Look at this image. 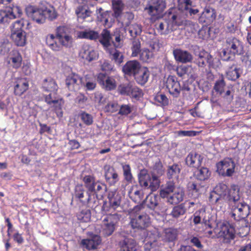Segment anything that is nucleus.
Here are the masks:
<instances>
[{
	"label": "nucleus",
	"mask_w": 251,
	"mask_h": 251,
	"mask_svg": "<svg viewBox=\"0 0 251 251\" xmlns=\"http://www.w3.org/2000/svg\"><path fill=\"white\" fill-rule=\"evenodd\" d=\"M44 11L45 4L43 2L37 6L28 5L25 8V12L28 17L38 24H43L45 22Z\"/></svg>",
	"instance_id": "obj_5"
},
{
	"label": "nucleus",
	"mask_w": 251,
	"mask_h": 251,
	"mask_svg": "<svg viewBox=\"0 0 251 251\" xmlns=\"http://www.w3.org/2000/svg\"><path fill=\"white\" fill-rule=\"evenodd\" d=\"M216 15L215 10L209 7H205L200 18L201 22L210 24L216 18Z\"/></svg>",
	"instance_id": "obj_26"
},
{
	"label": "nucleus",
	"mask_w": 251,
	"mask_h": 251,
	"mask_svg": "<svg viewBox=\"0 0 251 251\" xmlns=\"http://www.w3.org/2000/svg\"><path fill=\"white\" fill-rule=\"evenodd\" d=\"M120 218V215L117 213L107 215L102 220L101 234L105 237L112 235Z\"/></svg>",
	"instance_id": "obj_3"
},
{
	"label": "nucleus",
	"mask_w": 251,
	"mask_h": 251,
	"mask_svg": "<svg viewBox=\"0 0 251 251\" xmlns=\"http://www.w3.org/2000/svg\"><path fill=\"white\" fill-rule=\"evenodd\" d=\"M59 42L66 48H71L73 46V38L69 34L58 38Z\"/></svg>",
	"instance_id": "obj_46"
},
{
	"label": "nucleus",
	"mask_w": 251,
	"mask_h": 251,
	"mask_svg": "<svg viewBox=\"0 0 251 251\" xmlns=\"http://www.w3.org/2000/svg\"><path fill=\"white\" fill-rule=\"evenodd\" d=\"M142 239H144V248L146 251H157L158 250L159 244L157 240L158 234L156 230H143Z\"/></svg>",
	"instance_id": "obj_4"
},
{
	"label": "nucleus",
	"mask_w": 251,
	"mask_h": 251,
	"mask_svg": "<svg viewBox=\"0 0 251 251\" xmlns=\"http://www.w3.org/2000/svg\"><path fill=\"white\" fill-rule=\"evenodd\" d=\"M80 56L84 59L91 62L96 60L98 57V54L92 47L88 45H84L82 47L80 51Z\"/></svg>",
	"instance_id": "obj_18"
},
{
	"label": "nucleus",
	"mask_w": 251,
	"mask_h": 251,
	"mask_svg": "<svg viewBox=\"0 0 251 251\" xmlns=\"http://www.w3.org/2000/svg\"><path fill=\"white\" fill-rule=\"evenodd\" d=\"M138 177L140 185L145 188L150 189L151 191L156 190L160 185L159 176L154 174H148L146 171H141Z\"/></svg>",
	"instance_id": "obj_2"
},
{
	"label": "nucleus",
	"mask_w": 251,
	"mask_h": 251,
	"mask_svg": "<svg viewBox=\"0 0 251 251\" xmlns=\"http://www.w3.org/2000/svg\"><path fill=\"white\" fill-rule=\"evenodd\" d=\"M158 197L154 194L149 195L144 202L149 208L154 210L158 204Z\"/></svg>",
	"instance_id": "obj_37"
},
{
	"label": "nucleus",
	"mask_w": 251,
	"mask_h": 251,
	"mask_svg": "<svg viewBox=\"0 0 251 251\" xmlns=\"http://www.w3.org/2000/svg\"><path fill=\"white\" fill-rule=\"evenodd\" d=\"M177 235V231L176 229L172 228L165 229L163 239L167 242H173L175 241Z\"/></svg>",
	"instance_id": "obj_39"
},
{
	"label": "nucleus",
	"mask_w": 251,
	"mask_h": 251,
	"mask_svg": "<svg viewBox=\"0 0 251 251\" xmlns=\"http://www.w3.org/2000/svg\"><path fill=\"white\" fill-rule=\"evenodd\" d=\"M210 174V172L207 168L202 167L198 170L196 177L199 180H205L209 178Z\"/></svg>",
	"instance_id": "obj_48"
},
{
	"label": "nucleus",
	"mask_w": 251,
	"mask_h": 251,
	"mask_svg": "<svg viewBox=\"0 0 251 251\" xmlns=\"http://www.w3.org/2000/svg\"><path fill=\"white\" fill-rule=\"evenodd\" d=\"M153 56V52L148 49H143L140 53V58L144 62L148 61Z\"/></svg>",
	"instance_id": "obj_56"
},
{
	"label": "nucleus",
	"mask_w": 251,
	"mask_h": 251,
	"mask_svg": "<svg viewBox=\"0 0 251 251\" xmlns=\"http://www.w3.org/2000/svg\"><path fill=\"white\" fill-rule=\"evenodd\" d=\"M44 16H45V19L48 18L50 20L52 21L56 19L57 18V14L54 8L45 2H44Z\"/></svg>",
	"instance_id": "obj_43"
},
{
	"label": "nucleus",
	"mask_w": 251,
	"mask_h": 251,
	"mask_svg": "<svg viewBox=\"0 0 251 251\" xmlns=\"http://www.w3.org/2000/svg\"><path fill=\"white\" fill-rule=\"evenodd\" d=\"M109 200L110 205L114 209H117L121 204V197L117 194H114L112 197H109Z\"/></svg>",
	"instance_id": "obj_51"
},
{
	"label": "nucleus",
	"mask_w": 251,
	"mask_h": 251,
	"mask_svg": "<svg viewBox=\"0 0 251 251\" xmlns=\"http://www.w3.org/2000/svg\"><path fill=\"white\" fill-rule=\"evenodd\" d=\"M186 212V209L183 204H179L175 206L171 213L173 217L178 218L180 216L183 215Z\"/></svg>",
	"instance_id": "obj_47"
},
{
	"label": "nucleus",
	"mask_w": 251,
	"mask_h": 251,
	"mask_svg": "<svg viewBox=\"0 0 251 251\" xmlns=\"http://www.w3.org/2000/svg\"><path fill=\"white\" fill-rule=\"evenodd\" d=\"M166 86L171 95L175 98L179 96L181 88L176 76H169L166 81Z\"/></svg>",
	"instance_id": "obj_14"
},
{
	"label": "nucleus",
	"mask_w": 251,
	"mask_h": 251,
	"mask_svg": "<svg viewBox=\"0 0 251 251\" xmlns=\"http://www.w3.org/2000/svg\"><path fill=\"white\" fill-rule=\"evenodd\" d=\"M150 75V72L147 68L141 67L133 76L136 82L142 85L147 81Z\"/></svg>",
	"instance_id": "obj_25"
},
{
	"label": "nucleus",
	"mask_w": 251,
	"mask_h": 251,
	"mask_svg": "<svg viewBox=\"0 0 251 251\" xmlns=\"http://www.w3.org/2000/svg\"><path fill=\"white\" fill-rule=\"evenodd\" d=\"M83 181L89 192H93V191L95 190V187L96 185L97 184V182L95 181L93 176H86L83 178Z\"/></svg>",
	"instance_id": "obj_42"
},
{
	"label": "nucleus",
	"mask_w": 251,
	"mask_h": 251,
	"mask_svg": "<svg viewBox=\"0 0 251 251\" xmlns=\"http://www.w3.org/2000/svg\"><path fill=\"white\" fill-rule=\"evenodd\" d=\"M28 88V81L25 79H20L14 87V94L17 96H21Z\"/></svg>",
	"instance_id": "obj_31"
},
{
	"label": "nucleus",
	"mask_w": 251,
	"mask_h": 251,
	"mask_svg": "<svg viewBox=\"0 0 251 251\" xmlns=\"http://www.w3.org/2000/svg\"><path fill=\"white\" fill-rule=\"evenodd\" d=\"M232 205L231 215L234 219L238 220L240 218H245L250 213V207L244 202H237Z\"/></svg>",
	"instance_id": "obj_11"
},
{
	"label": "nucleus",
	"mask_w": 251,
	"mask_h": 251,
	"mask_svg": "<svg viewBox=\"0 0 251 251\" xmlns=\"http://www.w3.org/2000/svg\"><path fill=\"white\" fill-rule=\"evenodd\" d=\"M226 45L230 53L233 56L244 53L243 43L238 39L235 37L228 38L226 41Z\"/></svg>",
	"instance_id": "obj_12"
},
{
	"label": "nucleus",
	"mask_w": 251,
	"mask_h": 251,
	"mask_svg": "<svg viewBox=\"0 0 251 251\" xmlns=\"http://www.w3.org/2000/svg\"><path fill=\"white\" fill-rule=\"evenodd\" d=\"M78 36L81 38L96 40L99 38V33L97 31L89 29L79 32Z\"/></svg>",
	"instance_id": "obj_36"
},
{
	"label": "nucleus",
	"mask_w": 251,
	"mask_h": 251,
	"mask_svg": "<svg viewBox=\"0 0 251 251\" xmlns=\"http://www.w3.org/2000/svg\"><path fill=\"white\" fill-rule=\"evenodd\" d=\"M192 68L190 66L181 65L176 69V73L178 76H184L185 75L191 73Z\"/></svg>",
	"instance_id": "obj_60"
},
{
	"label": "nucleus",
	"mask_w": 251,
	"mask_h": 251,
	"mask_svg": "<svg viewBox=\"0 0 251 251\" xmlns=\"http://www.w3.org/2000/svg\"><path fill=\"white\" fill-rule=\"evenodd\" d=\"M101 239L100 236L92 234L89 238L82 240L81 245L88 250L96 249L100 244Z\"/></svg>",
	"instance_id": "obj_17"
},
{
	"label": "nucleus",
	"mask_w": 251,
	"mask_h": 251,
	"mask_svg": "<svg viewBox=\"0 0 251 251\" xmlns=\"http://www.w3.org/2000/svg\"><path fill=\"white\" fill-rule=\"evenodd\" d=\"M157 29L162 34H167L172 30L167 21L159 23Z\"/></svg>",
	"instance_id": "obj_54"
},
{
	"label": "nucleus",
	"mask_w": 251,
	"mask_h": 251,
	"mask_svg": "<svg viewBox=\"0 0 251 251\" xmlns=\"http://www.w3.org/2000/svg\"><path fill=\"white\" fill-rule=\"evenodd\" d=\"M174 54L177 61L183 63L191 62L193 59L191 54L187 51L176 50L174 51Z\"/></svg>",
	"instance_id": "obj_29"
},
{
	"label": "nucleus",
	"mask_w": 251,
	"mask_h": 251,
	"mask_svg": "<svg viewBox=\"0 0 251 251\" xmlns=\"http://www.w3.org/2000/svg\"><path fill=\"white\" fill-rule=\"evenodd\" d=\"M112 56L111 58L114 60L115 62L119 65L123 61L124 56L123 54L119 51L114 50L110 52Z\"/></svg>",
	"instance_id": "obj_59"
},
{
	"label": "nucleus",
	"mask_w": 251,
	"mask_h": 251,
	"mask_svg": "<svg viewBox=\"0 0 251 251\" xmlns=\"http://www.w3.org/2000/svg\"><path fill=\"white\" fill-rule=\"evenodd\" d=\"M120 251H137L135 241L132 238H125L119 242Z\"/></svg>",
	"instance_id": "obj_27"
},
{
	"label": "nucleus",
	"mask_w": 251,
	"mask_h": 251,
	"mask_svg": "<svg viewBox=\"0 0 251 251\" xmlns=\"http://www.w3.org/2000/svg\"><path fill=\"white\" fill-rule=\"evenodd\" d=\"M141 42L138 39H134L132 42V46L131 47L132 56L133 57H136L141 51Z\"/></svg>",
	"instance_id": "obj_53"
},
{
	"label": "nucleus",
	"mask_w": 251,
	"mask_h": 251,
	"mask_svg": "<svg viewBox=\"0 0 251 251\" xmlns=\"http://www.w3.org/2000/svg\"><path fill=\"white\" fill-rule=\"evenodd\" d=\"M239 221L240 229L244 230V232L243 233L244 236L248 234L250 230V225L249 222L245 219V218H240L238 220Z\"/></svg>",
	"instance_id": "obj_57"
},
{
	"label": "nucleus",
	"mask_w": 251,
	"mask_h": 251,
	"mask_svg": "<svg viewBox=\"0 0 251 251\" xmlns=\"http://www.w3.org/2000/svg\"><path fill=\"white\" fill-rule=\"evenodd\" d=\"M213 232L218 238L222 237L226 242L234 237V229L227 223H219L216 227L214 228Z\"/></svg>",
	"instance_id": "obj_8"
},
{
	"label": "nucleus",
	"mask_w": 251,
	"mask_h": 251,
	"mask_svg": "<svg viewBox=\"0 0 251 251\" xmlns=\"http://www.w3.org/2000/svg\"><path fill=\"white\" fill-rule=\"evenodd\" d=\"M98 81L107 90H113L116 87V82L113 78L107 77L102 74L98 75Z\"/></svg>",
	"instance_id": "obj_22"
},
{
	"label": "nucleus",
	"mask_w": 251,
	"mask_h": 251,
	"mask_svg": "<svg viewBox=\"0 0 251 251\" xmlns=\"http://www.w3.org/2000/svg\"><path fill=\"white\" fill-rule=\"evenodd\" d=\"M24 25V21L21 19L16 21L13 25L11 28V32H18L24 31L22 29Z\"/></svg>",
	"instance_id": "obj_61"
},
{
	"label": "nucleus",
	"mask_w": 251,
	"mask_h": 251,
	"mask_svg": "<svg viewBox=\"0 0 251 251\" xmlns=\"http://www.w3.org/2000/svg\"><path fill=\"white\" fill-rule=\"evenodd\" d=\"M123 170L125 179L127 181H131L132 176L131 173L130 166L128 164L123 165Z\"/></svg>",
	"instance_id": "obj_62"
},
{
	"label": "nucleus",
	"mask_w": 251,
	"mask_h": 251,
	"mask_svg": "<svg viewBox=\"0 0 251 251\" xmlns=\"http://www.w3.org/2000/svg\"><path fill=\"white\" fill-rule=\"evenodd\" d=\"M166 7L165 0H150L145 10L151 16H159L164 11Z\"/></svg>",
	"instance_id": "obj_10"
},
{
	"label": "nucleus",
	"mask_w": 251,
	"mask_h": 251,
	"mask_svg": "<svg viewBox=\"0 0 251 251\" xmlns=\"http://www.w3.org/2000/svg\"><path fill=\"white\" fill-rule=\"evenodd\" d=\"M214 192L219 196V198H217L215 200L217 202L220 199L226 200V199L228 198L227 194L229 192V189L226 184L219 183L214 188Z\"/></svg>",
	"instance_id": "obj_28"
},
{
	"label": "nucleus",
	"mask_w": 251,
	"mask_h": 251,
	"mask_svg": "<svg viewBox=\"0 0 251 251\" xmlns=\"http://www.w3.org/2000/svg\"><path fill=\"white\" fill-rule=\"evenodd\" d=\"M113 9L114 12V16L119 17L121 14L124 7L122 0H112Z\"/></svg>",
	"instance_id": "obj_45"
},
{
	"label": "nucleus",
	"mask_w": 251,
	"mask_h": 251,
	"mask_svg": "<svg viewBox=\"0 0 251 251\" xmlns=\"http://www.w3.org/2000/svg\"><path fill=\"white\" fill-rule=\"evenodd\" d=\"M227 196L228 198L226 201H228L230 205L240 201L241 193L239 186L236 185H231Z\"/></svg>",
	"instance_id": "obj_24"
},
{
	"label": "nucleus",
	"mask_w": 251,
	"mask_h": 251,
	"mask_svg": "<svg viewBox=\"0 0 251 251\" xmlns=\"http://www.w3.org/2000/svg\"><path fill=\"white\" fill-rule=\"evenodd\" d=\"M80 118L82 122L88 126L91 125L93 122L92 116L86 112H83L81 114Z\"/></svg>",
	"instance_id": "obj_63"
},
{
	"label": "nucleus",
	"mask_w": 251,
	"mask_h": 251,
	"mask_svg": "<svg viewBox=\"0 0 251 251\" xmlns=\"http://www.w3.org/2000/svg\"><path fill=\"white\" fill-rule=\"evenodd\" d=\"M150 223V218L145 213L137 214L135 218L131 219L130 222L132 228L140 230L141 237L143 236V230H147L146 228L149 226Z\"/></svg>",
	"instance_id": "obj_6"
},
{
	"label": "nucleus",
	"mask_w": 251,
	"mask_h": 251,
	"mask_svg": "<svg viewBox=\"0 0 251 251\" xmlns=\"http://www.w3.org/2000/svg\"><path fill=\"white\" fill-rule=\"evenodd\" d=\"M180 169L177 164L169 166L167 170V176L168 178H176L178 177Z\"/></svg>",
	"instance_id": "obj_40"
},
{
	"label": "nucleus",
	"mask_w": 251,
	"mask_h": 251,
	"mask_svg": "<svg viewBox=\"0 0 251 251\" xmlns=\"http://www.w3.org/2000/svg\"><path fill=\"white\" fill-rule=\"evenodd\" d=\"M99 42L103 46L107 48L111 45L112 36L110 32L106 29H103L100 34H99Z\"/></svg>",
	"instance_id": "obj_35"
},
{
	"label": "nucleus",
	"mask_w": 251,
	"mask_h": 251,
	"mask_svg": "<svg viewBox=\"0 0 251 251\" xmlns=\"http://www.w3.org/2000/svg\"><path fill=\"white\" fill-rule=\"evenodd\" d=\"M81 82L80 77L75 74L70 75L66 79V85L68 88L72 91L78 90Z\"/></svg>",
	"instance_id": "obj_21"
},
{
	"label": "nucleus",
	"mask_w": 251,
	"mask_h": 251,
	"mask_svg": "<svg viewBox=\"0 0 251 251\" xmlns=\"http://www.w3.org/2000/svg\"><path fill=\"white\" fill-rule=\"evenodd\" d=\"M227 87L224 78L221 77L216 81L213 89L216 92L223 95Z\"/></svg>",
	"instance_id": "obj_44"
},
{
	"label": "nucleus",
	"mask_w": 251,
	"mask_h": 251,
	"mask_svg": "<svg viewBox=\"0 0 251 251\" xmlns=\"http://www.w3.org/2000/svg\"><path fill=\"white\" fill-rule=\"evenodd\" d=\"M75 197L83 204L90 203L91 196L89 191H86L82 185H77L75 188Z\"/></svg>",
	"instance_id": "obj_15"
},
{
	"label": "nucleus",
	"mask_w": 251,
	"mask_h": 251,
	"mask_svg": "<svg viewBox=\"0 0 251 251\" xmlns=\"http://www.w3.org/2000/svg\"><path fill=\"white\" fill-rule=\"evenodd\" d=\"M95 11L100 21H102L103 19L105 23L108 22V19L106 17L107 14L103 12V10L101 7L97 8L94 4L79 5L76 8L75 13L78 18L86 21H91L92 20V15Z\"/></svg>",
	"instance_id": "obj_1"
},
{
	"label": "nucleus",
	"mask_w": 251,
	"mask_h": 251,
	"mask_svg": "<svg viewBox=\"0 0 251 251\" xmlns=\"http://www.w3.org/2000/svg\"><path fill=\"white\" fill-rule=\"evenodd\" d=\"M189 190L192 193L194 198H198L202 193L203 188L201 184L197 181H191L188 184Z\"/></svg>",
	"instance_id": "obj_33"
},
{
	"label": "nucleus",
	"mask_w": 251,
	"mask_h": 251,
	"mask_svg": "<svg viewBox=\"0 0 251 251\" xmlns=\"http://www.w3.org/2000/svg\"><path fill=\"white\" fill-rule=\"evenodd\" d=\"M77 219L82 222H88L90 220L91 213L89 210H82L77 215Z\"/></svg>",
	"instance_id": "obj_52"
},
{
	"label": "nucleus",
	"mask_w": 251,
	"mask_h": 251,
	"mask_svg": "<svg viewBox=\"0 0 251 251\" xmlns=\"http://www.w3.org/2000/svg\"><path fill=\"white\" fill-rule=\"evenodd\" d=\"M191 5V0H178V10L184 12L185 14L189 13L190 15H196L199 12L198 9L192 8Z\"/></svg>",
	"instance_id": "obj_23"
},
{
	"label": "nucleus",
	"mask_w": 251,
	"mask_h": 251,
	"mask_svg": "<svg viewBox=\"0 0 251 251\" xmlns=\"http://www.w3.org/2000/svg\"><path fill=\"white\" fill-rule=\"evenodd\" d=\"M22 11L18 6L13 7L8 10H0V24L8 23L10 20L19 17Z\"/></svg>",
	"instance_id": "obj_13"
},
{
	"label": "nucleus",
	"mask_w": 251,
	"mask_h": 251,
	"mask_svg": "<svg viewBox=\"0 0 251 251\" xmlns=\"http://www.w3.org/2000/svg\"><path fill=\"white\" fill-rule=\"evenodd\" d=\"M184 192L180 189H177L164 199L166 202L170 204H177L183 200Z\"/></svg>",
	"instance_id": "obj_20"
},
{
	"label": "nucleus",
	"mask_w": 251,
	"mask_h": 251,
	"mask_svg": "<svg viewBox=\"0 0 251 251\" xmlns=\"http://www.w3.org/2000/svg\"><path fill=\"white\" fill-rule=\"evenodd\" d=\"M128 30L131 36L135 37L141 33L142 26L140 25L137 24H131L129 26Z\"/></svg>",
	"instance_id": "obj_50"
},
{
	"label": "nucleus",
	"mask_w": 251,
	"mask_h": 251,
	"mask_svg": "<svg viewBox=\"0 0 251 251\" xmlns=\"http://www.w3.org/2000/svg\"><path fill=\"white\" fill-rule=\"evenodd\" d=\"M105 177L111 185H114L119 180L118 175L113 167H108L105 173Z\"/></svg>",
	"instance_id": "obj_34"
},
{
	"label": "nucleus",
	"mask_w": 251,
	"mask_h": 251,
	"mask_svg": "<svg viewBox=\"0 0 251 251\" xmlns=\"http://www.w3.org/2000/svg\"><path fill=\"white\" fill-rule=\"evenodd\" d=\"M129 196L135 203H140L143 199V193L139 190L131 191L129 192Z\"/></svg>",
	"instance_id": "obj_49"
},
{
	"label": "nucleus",
	"mask_w": 251,
	"mask_h": 251,
	"mask_svg": "<svg viewBox=\"0 0 251 251\" xmlns=\"http://www.w3.org/2000/svg\"><path fill=\"white\" fill-rule=\"evenodd\" d=\"M43 88L45 91L50 92H57L58 89L56 82L51 78L46 79L44 80Z\"/></svg>",
	"instance_id": "obj_38"
},
{
	"label": "nucleus",
	"mask_w": 251,
	"mask_h": 251,
	"mask_svg": "<svg viewBox=\"0 0 251 251\" xmlns=\"http://www.w3.org/2000/svg\"><path fill=\"white\" fill-rule=\"evenodd\" d=\"M176 190V185L174 181H169L162 186L159 192L160 196L162 199H165L168 195L174 193Z\"/></svg>",
	"instance_id": "obj_30"
},
{
	"label": "nucleus",
	"mask_w": 251,
	"mask_h": 251,
	"mask_svg": "<svg viewBox=\"0 0 251 251\" xmlns=\"http://www.w3.org/2000/svg\"><path fill=\"white\" fill-rule=\"evenodd\" d=\"M45 101L54 108L57 117H62L63 111L62 106L64 104L63 99L57 94L56 92H51L44 96Z\"/></svg>",
	"instance_id": "obj_7"
},
{
	"label": "nucleus",
	"mask_w": 251,
	"mask_h": 251,
	"mask_svg": "<svg viewBox=\"0 0 251 251\" xmlns=\"http://www.w3.org/2000/svg\"><path fill=\"white\" fill-rule=\"evenodd\" d=\"M239 76L240 75L238 72V69L236 68L229 70L227 72V76L228 78L231 80H235L239 77Z\"/></svg>",
	"instance_id": "obj_64"
},
{
	"label": "nucleus",
	"mask_w": 251,
	"mask_h": 251,
	"mask_svg": "<svg viewBox=\"0 0 251 251\" xmlns=\"http://www.w3.org/2000/svg\"><path fill=\"white\" fill-rule=\"evenodd\" d=\"M203 158V156L201 154L195 152H191L186 157L185 162L188 166L198 168L201 166Z\"/></svg>",
	"instance_id": "obj_16"
},
{
	"label": "nucleus",
	"mask_w": 251,
	"mask_h": 251,
	"mask_svg": "<svg viewBox=\"0 0 251 251\" xmlns=\"http://www.w3.org/2000/svg\"><path fill=\"white\" fill-rule=\"evenodd\" d=\"M171 20L172 21L173 24L178 26L182 25H190L191 23L190 21L182 20L179 17L175 14L172 16Z\"/></svg>",
	"instance_id": "obj_58"
},
{
	"label": "nucleus",
	"mask_w": 251,
	"mask_h": 251,
	"mask_svg": "<svg viewBox=\"0 0 251 251\" xmlns=\"http://www.w3.org/2000/svg\"><path fill=\"white\" fill-rule=\"evenodd\" d=\"M235 164L231 158H226L217 164V171L224 176H231L234 173Z\"/></svg>",
	"instance_id": "obj_9"
},
{
	"label": "nucleus",
	"mask_w": 251,
	"mask_h": 251,
	"mask_svg": "<svg viewBox=\"0 0 251 251\" xmlns=\"http://www.w3.org/2000/svg\"><path fill=\"white\" fill-rule=\"evenodd\" d=\"M204 57L210 68L216 69L220 65V61L219 58L213 57L207 52H205Z\"/></svg>",
	"instance_id": "obj_41"
},
{
	"label": "nucleus",
	"mask_w": 251,
	"mask_h": 251,
	"mask_svg": "<svg viewBox=\"0 0 251 251\" xmlns=\"http://www.w3.org/2000/svg\"><path fill=\"white\" fill-rule=\"evenodd\" d=\"M11 37L18 46H24L26 43L25 32L24 31L11 32Z\"/></svg>",
	"instance_id": "obj_32"
},
{
	"label": "nucleus",
	"mask_w": 251,
	"mask_h": 251,
	"mask_svg": "<svg viewBox=\"0 0 251 251\" xmlns=\"http://www.w3.org/2000/svg\"><path fill=\"white\" fill-rule=\"evenodd\" d=\"M131 83H127L121 84L118 87V91L122 95L129 96L130 95L131 87Z\"/></svg>",
	"instance_id": "obj_55"
},
{
	"label": "nucleus",
	"mask_w": 251,
	"mask_h": 251,
	"mask_svg": "<svg viewBox=\"0 0 251 251\" xmlns=\"http://www.w3.org/2000/svg\"><path fill=\"white\" fill-rule=\"evenodd\" d=\"M141 67V64L138 61L130 60L124 65L122 71L126 75L134 76Z\"/></svg>",
	"instance_id": "obj_19"
}]
</instances>
